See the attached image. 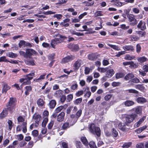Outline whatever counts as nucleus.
Instances as JSON below:
<instances>
[{
    "label": "nucleus",
    "instance_id": "12",
    "mask_svg": "<svg viewBox=\"0 0 148 148\" xmlns=\"http://www.w3.org/2000/svg\"><path fill=\"white\" fill-rule=\"evenodd\" d=\"M99 56L97 53H92L88 55V59L91 60H94Z\"/></svg>",
    "mask_w": 148,
    "mask_h": 148
},
{
    "label": "nucleus",
    "instance_id": "29",
    "mask_svg": "<svg viewBox=\"0 0 148 148\" xmlns=\"http://www.w3.org/2000/svg\"><path fill=\"white\" fill-rule=\"evenodd\" d=\"M137 60L139 62L143 63L146 61L147 60V59L145 56H143L138 58Z\"/></svg>",
    "mask_w": 148,
    "mask_h": 148
},
{
    "label": "nucleus",
    "instance_id": "17",
    "mask_svg": "<svg viewBox=\"0 0 148 148\" xmlns=\"http://www.w3.org/2000/svg\"><path fill=\"white\" fill-rule=\"evenodd\" d=\"M134 77V75L132 73H129L124 77V79L126 80H128L132 79Z\"/></svg>",
    "mask_w": 148,
    "mask_h": 148
},
{
    "label": "nucleus",
    "instance_id": "64",
    "mask_svg": "<svg viewBox=\"0 0 148 148\" xmlns=\"http://www.w3.org/2000/svg\"><path fill=\"white\" fill-rule=\"evenodd\" d=\"M61 145L63 148H69L68 144L65 142H62Z\"/></svg>",
    "mask_w": 148,
    "mask_h": 148
},
{
    "label": "nucleus",
    "instance_id": "34",
    "mask_svg": "<svg viewBox=\"0 0 148 148\" xmlns=\"http://www.w3.org/2000/svg\"><path fill=\"white\" fill-rule=\"evenodd\" d=\"M56 37H58L61 41H62L64 40L66 38V37L64 36L61 35L60 34H58L57 35H55ZM55 37V36H54Z\"/></svg>",
    "mask_w": 148,
    "mask_h": 148
},
{
    "label": "nucleus",
    "instance_id": "49",
    "mask_svg": "<svg viewBox=\"0 0 148 148\" xmlns=\"http://www.w3.org/2000/svg\"><path fill=\"white\" fill-rule=\"evenodd\" d=\"M54 121L53 120H51L50 122L49 123L47 127L49 130H51L52 129L53 124Z\"/></svg>",
    "mask_w": 148,
    "mask_h": 148
},
{
    "label": "nucleus",
    "instance_id": "3",
    "mask_svg": "<svg viewBox=\"0 0 148 148\" xmlns=\"http://www.w3.org/2000/svg\"><path fill=\"white\" fill-rule=\"evenodd\" d=\"M34 75V72L29 73L24 76V78H21L19 81L21 83L23 82L24 85H29L31 84L30 80L33 78V76Z\"/></svg>",
    "mask_w": 148,
    "mask_h": 148
},
{
    "label": "nucleus",
    "instance_id": "7",
    "mask_svg": "<svg viewBox=\"0 0 148 148\" xmlns=\"http://www.w3.org/2000/svg\"><path fill=\"white\" fill-rule=\"evenodd\" d=\"M74 58V57L72 55L66 56L61 61V63L62 64H64L66 62L73 60Z\"/></svg>",
    "mask_w": 148,
    "mask_h": 148
},
{
    "label": "nucleus",
    "instance_id": "20",
    "mask_svg": "<svg viewBox=\"0 0 148 148\" xmlns=\"http://www.w3.org/2000/svg\"><path fill=\"white\" fill-rule=\"evenodd\" d=\"M147 126L146 125L143 126V127H140L135 130V132L137 134H139L141 133L143 131L146 129Z\"/></svg>",
    "mask_w": 148,
    "mask_h": 148
},
{
    "label": "nucleus",
    "instance_id": "18",
    "mask_svg": "<svg viewBox=\"0 0 148 148\" xmlns=\"http://www.w3.org/2000/svg\"><path fill=\"white\" fill-rule=\"evenodd\" d=\"M136 101L138 103H144L147 101L146 99L143 97H139L136 99Z\"/></svg>",
    "mask_w": 148,
    "mask_h": 148
},
{
    "label": "nucleus",
    "instance_id": "35",
    "mask_svg": "<svg viewBox=\"0 0 148 148\" xmlns=\"http://www.w3.org/2000/svg\"><path fill=\"white\" fill-rule=\"evenodd\" d=\"M88 145L90 148H97L95 142L93 141H90Z\"/></svg>",
    "mask_w": 148,
    "mask_h": 148
},
{
    "label": "nucleus",
    "instance_id": "30",
    "mask_svg": "<svg viewBox=\"0 0 148 148\" xmlns=\"http://www.w3.org/2000/svg\"><path fill=\"white\" fill-rule=\"evenodd\" d=\"M44 101L42 99H39L37 101V103L39 107H42L44 105Z\"/></svg>",
    "mask_w": 148,
    "mask_h": 148
},
{
    "label": "nucleus",
    "instance_id": "1",
    "mask_svg": "<svg viewBox=\"0 0 148 148\" xmlns=\"http://www.w3.org/2000/svg\"><path fill=\"white\" fill-rule=\"evenodd\" d=\"M16 102V99L15 97H11L10 98L8 102L6 104V108L8 109L10 113L12 112L13 110H15Z\"/></svg>",
    "mask_w": 148,
    "mask_h": 148
},
{
    "label": "nucleus",
    "instance_id": "25",
    "mask_svg": "<svg viewBox=\"0 0 148 148\" xmlns=\"http://www.w3.org/2000/svg\"><path fill=\"white\" fill-rule=\"evenodd\" d=\"M130 40L132 42L137 41L139 40V38L138 36L135 35H131L130 36Z\"/></svg>",
    "mask_w": 148,
    "mask_h": 148
},
{
    "label": "nucleus",
    "instance_id": "16",
    "mask_svg": "<svg viewBox=\"0 0 148 148\" xmlns=\"http://www.w3.org/2000/svg\"><path fill=\"white\" fill-rule=\"evenodd\" d=\"M123 48L126 51H134V47L132 45H126L123 47Z\"/></svg>",
    "mask_w": 148,
    "mask_h": 148
},
{
    "label": "nucleus",
    "instance_id": "41",
    "mask_svg": "<svg viewBox=\"0 0 148 148\" xmlns=\"http://www.w3.org/2000/svg\"><path fill=\"white\" fill-rule=\"evenodd\" d=\"M130 81V82H133L134 83H138L140 82V80L137 77L132 78Z\"/></svg>",
    "mask_w": 148,
    "mask_h": 148
},
{
    "label": "nucleus",
    "instance_id": "52",
    "mask_svg": "<svg viewBox=\"0 0 148 148\" xmlns=\"http://www.w3.org/2000/svg\"><path fill=\"white\" fill-rule=\"evenodd\" d=\"M32 134L34 137H37L38 136V132L37 130H34L32 132Z\"/></svg>",
    "mask_w": 148,
    "mask_h": 148
},
{
    "label": "nucleus",
    "instance_id": "8",
    "mask_svg": "<svg viewBox=\"0 0 148 148\" xmlns=\"http://www.w3.org/2000/svg\"><path fill=\"white\" fill-rule=\"evenodd\" d=\"M27 58L33 55H37V53L34 50L32 49H26Z\"/></svg>",
    "mask_w": 148,
    "mask_h": 148
},
{
    "label": "nucleus",
    "instance_id": "42",
    "mask_svg": "<svg viewBox=\"0 0 148 148\" xmlns=\"http://www.w3.org/2000/svg\"><path fill=\"white\" fill-rule=\"evenodd\" d=\"M7 123L8 124L9 129V130L10 131L11 130L13 126V122L11 120L9 119L8 120Z\"/></svg>",
    "mask_w": 148,
    "mask_h": 148
},
{
    "label": "nucleus",
    "instance_id": "11",
    "mask_svg": "<svg viewBox=\"0 0 148 148\" xmlns=\"http://www.w3.org/2000/svg\"><path fill=\"white\" fill-rule=\"evenodd\" d=\"M65 115V113L63 112H62L57 116V120L60 122H61L63 121Z\"/></svg>",
    "mask_w": 148,
    "mask_h": 148
},
{
    "label": "nucleus",
    "instance_id": "9",
    "mask_svg": "<svg viewBox=\"0 0 148 148\" xmlns=\"http://www.w3.org/2000/svg\"><path fill=\"white\" fill-rule=\"evenodd\" d=\"M8 109L6 108H4L0 114V119H3L8 114Z\"/></svg>",
    "mask_w": 148,
    "mask_h": 148
},
{
    "label": "nucleus",
    "instance_id": "10",
    "mask_svg": "<svg viewBox=\"0 0 148 148\" xmlns=\"http://www.w3.org/2000/svg\"><path fill=\"white\" fill-rule=\"evenodd\" d=\"M137 27L140 28L142 31L145 30L146 29V27L145 22L140 21L137 25Z\"/></svg>",
    "mask_w": 148,
    "mask_h": 148
},
{
    "label": "nucleus",
    "instance_id": "2",
    "mask_svg": "<svg viewBox=\"0 0 148 148\" xmlns=\"http://www.w3.org/2000/svg\"><path fill=\"white\" fill-rule=\"evenodd\" d=\"M89 130L90 132L94 135H96L98 137L101 135V130L100 128L95 126L93 123H91L89 125Z\"/></svg>",
    "mask_w": 148,
    "mask_h": 148
},
{
    "label": "nucleus",
    "instance_id": "28",
    "mask_svg": "<svg viewBox=\"0 0 148 148\" xmlns=\"http://www.w3.org/2000/svg\"><path fill=\"white\" fill-rule=\"evenodd\" d=\"M25 63L27 64L35 65L34 61L32 59H28L25 61Z\"/></svg>",
    "mask_w": 148,
    "mask_h": 148
},
{
    "label": "nucleus",
    "instance_id": "51",
    "mask_svg": "<svg viewBox=\"0 0 148 148\" xmlns=\"http://www.w3.org/2000/svg\"><path fill=\"white\" fill-rule=\"evenodd\" d=\"M78 87V85L76 82L75 84H72L70 88L71 90H74L76 89Z\"/></svg>",
    "mask_w": 148,
    "mask_h": 148
},
{
    "label": "nucleus",
    "instance_id": "48",
    "mask_svg": "<svg viewBox=\"0 0 148 148\" xmlns=\"http://www.w3.org/2000/svg\"><path fill=\"white\" fill-rule=\"evenodd\" d=\"M127 91L129 93H133L134 94H138L139 93L138 91L133 89H128Z\"/></svg>",
    "mask_w": 148,
    "mask_h": 148
},
{
    "label": "nucleus",
    "instance_id": "46",
    "mask_svg": "<svg viewBox=\"0 0 148 148\" xmlns=\"http://www.w3.org/2000/svg\"><path fill=\"white\" fill-rule=\"evenodd\" d=\"M82 113V110L81 109H79L76 113V117L77 119L79 118L81 116Z\"/></svg>",
    "mask_w": 148,
    "mask_h": 148
},
{
    "label": "nucleus",
    "instance_id": "59",
    "mask_svg": "<svg viewBox=\"0 0 148 148\" xmlns=\"http://www.w3.org/2000/svg\"><path fill=\"white\" fill-rule=\"evenodd\" d=\"M55 56L54 53L49 54L48 56V58L50 60H53Z\"/></svg>",
    "mask_w": 148,
    "mask_h": 148
},
{
    "label": "nucleus",
    "instance_id": "22",
    "mask_svg": "<svg viewBox=\"0 0 148 148\" xmlns=\"http://www.w3.org/2000/svg\"><path fill=\"white\" fill-rule=\"evenodd\" d=\"M25 94L26 96L28 95L29 94V92L32 90V87L30 86H27L25 87Z\"/></svg>",
    "mask_w": 148,
    "mask_h": 148
},
{
    "label": "nucleus",
    "instance_id": "39",
    "mask_svg": "<svg viewBox=\"0 0 148 148\" xmlns=\"http://www.w3.org/2000/svg\"><path fill=\"white\" fill-rule=\"evenodd\" d=\"M116 77L117 79H119L123 77L125 75L124 74L121 72L117 73L116 74Z\"/></svg>",
    "mask_w": 148,
    "mask_h": 148
},
{
    "label": "nucleus",
    "instance_id": "47",
    "mask_svg": "<svg viewBox=\"0 0 148 148\" xmlns=\"http://www.w3.org/2000/svg\"><path fill=\"white\" fill-rule=\"evenodd\" d=\"M73 96L72 94H71L68 95L67 96L66 101L70 102L73 99Z\"/></svg>",
    "mask_w": 148,
    "mask_h": 148
},
{
    "label": "nucleus",
    "instance_id": "40",
    "mask_svg": "<svg viewBox=\"0 0 148 148\" xmlns=\"http://www.w3.org/2000/svg\"><path fill=\"white\" fill-rule=\"evenodd\" d=\"M75 143L77 148H83V145L79 141H76Z\"/></svg>",
    "mask_w": 148,
    "mask_h": 148
},
{
    "label": "nucleus",
    "instance_id": "55",
    "mask_svg": "<svg viewBox=\"0 0 148 148\" xmlns=\"http://www.w3.org/2000/svg\"><path fill=\"white\" fill-rule=\"evenodd\" d=\"M60 101L62 103H64L66 100V96L64 95L60 97Z\"/></svg>",
    "mask_w": 148,
    "mask_h": 148
},
{
    "label": "nucleus",
    "instance_id": "62",
    "mask_svg": "<svg viewBox=\"0 0 148 148\" xmlns=\"http://www.w3.org/2000/svg\"><path fill=\"white\" fill-rule=\"evenodd\" d=\"M133 12L135 14H138L140 12V10L138 8H132Z\"/></svg>",
    "mask_w": 148,
    "mask_h": 148
},
{
    "label": "nucleus",
    "instance_id": "5",
    "mask_svg": "<svg viewBox=\"0 0 148 148\" xmlns=\"http://www.w3.org/2000/svg\"><path fill=\"white\" fill-rule=\"evenodd\" d=\"M33 118L35 120L36 124L35 125L37 127L39 125V123L40 121L42 119V116L39 114L35 113L33 115Z\"/></svg>",
    "mask_w": 148,
    "mask_h": 148
},
{
    "label": "nucleus",
    "instance_id": "44",
    "mask_svg": "<svg viewBox=\"0 0 148 148\" xmlns=\"http://www.w3.org/2000/svg\"><path fill=\"white\" fill-rule=\"evenodd\" d=\"M135 113L137 115V114H139L142 112V109L140 107H138L135 108Z\"/></svg>",
    "mask_w": 148,
    "mask_h": 148
},
{
    "label": "nucleus",
    "instance_id": "37",
    "mask_svg": "<svg viewBox=\"0 0 148 148\" xmlns=\"http://www.w3.org/2000/svg\"><path fill=\"white\" fill-rule=\"evenodd\" d=\"M108 67L104 68H100L99 67H98V70L101 72L104 73L106 71L108 70Z\"/></svg>",
    "mask_w": 148,
    "mask_h": 148
},
{
    "label": "nucleus",
    "instance_id": "21",
    "mask_svg": "<svg viewBox=\"0 0 148 148\" xmlns=\"http://www.w3.org/2000/svg\"><path fill=\"white\" fill-rule=\"evenodd\" d=\"M80 140L83 144L85 146H87L88 145V141L85 137H81L80 138Z\"/></svg>",
    "mask_w": 148,
    "mask_h": 148
},
{
    "label": "nucleus",
    "instance_id": "4",
    "mask_svg": "<svg viewBox=\"0 0 148 148\" xmlns=\"http://www.w3.org/2000/svg\"><path fill=\"white\" fill-rule=\"evenodd\" d=\"M137 116L138 115L136 114L133 113L130 114L125 115V125L128 126L129 124L133 122Z\"/></svg>",
    "mask_w": 148,
    "mask_h": 148
},
{
    "label": "nucleus",
    "instance_id": "19",
    "mask_svg": "<svg viewBox=\"0 0 148 148\" xmlns=\"http://www.w3.org/2000/svg\"><path fill=\"white\" fill-rule=\"evenodd\" d=\"M63 95L62 91L61 90L56 91L54 93L55 96L57 98H59Z\"/></svg>",
    "mask_w": 148,
    "mask_h": 148
},
{
    "label": "nucleus",
    "instance_id": "26",
    "mask_svg": "<svg viewBox=\"0 0 148 148\" xmlns=\"http://www.w3.org/2000/svg\"><path fill=\"white\" fill-rule=\"evenodd\" d=\"M111 136L114 138L116 137L118 135V132L114 128H113L112 129Z\"/></svg>",
    "mask_w": 148,
    "mask_h": 148
},
{
    "label": "nucleus",
    "instance_id": "31",
    "mask_svg": "<svg viewBox=\"0 0 148 148\" xmlns=\"http://www.w3.org/2000/svg\"><path fill=\"white\" fill-rule=\"evenodd\" d=\"M132 144V143L131 142L125 143L123 144L122 147V148H128L131 146Z\"/></svg>",
    "mask_w": 148,
    "mask_h": 148
},
{
    "label": "nucleus",
    "instance_id": "61",
    "mask_svg": "<svg viewBox=\"0 0 148 148\" xmlns=\"http://www.w3.org/2000/svg\"><path fill=\"white\" fill-rule=\"evenodd\" d=\"M9 142L10 140L8 139H6L3 142V145L5 147H6L9 143Z\"/></svg>",
    "mask_w": 148,
    "mask_h": 148
},
{
    "label": "nucleus",
    "instance_id": "23",
    "mask_svg": "<svg viewBox=\"0 0 148 148\" xmlns=\"http://www.w3.org/2000/svg\"><path fill=\"white\" fill-rule=\"evenodd\" d=\"M10 88V87L6 83L4 84L2 89V93H5L6 94L7 91Z\"/></svg>",
    "mask_w": 148,
    "mask_h": 148
},
{
    "label": "nucleus",
    "instance_id": "45",
    "mask_svg": "<svg viewBox=\"0 0 148 148\" xmlns=\"http://www.w3.org/2000/svg\"><path fill=\"white\" fill-rule=\"evenodd\" d=\"M64 108V106H60L56 108L54 110V112L56 113H58L60 112Z\"/></svg>",
    "mask_w": 148,
    "mask_h": 148
},
{
    "label": "nucleus",
    "instance_id": "14",
    "mask_svg": "<svg viewBox=\"0 0 148 148\" xmlns=\"http://www.w3.org/2000/svg\"><path fill=\"white\" fill-rule=\"evenodd\" d=\"M56 104V102L54 99H52L50 101L49 104V107L51 109H53Z\"/></svg>",
    "mask_w": 148,
    "mask_h": 148
},
{
    "label": "nucleus",
    "instance_id": "53",
    "mask_svg": "<svg viewBox=\"0 0 148 148\" xmlns=\"http://www.w3.org/2000/svg\"><path fill=\"white\" fill-rule=\"evenodd\" d=\"M72 47L73 51H76L79 49V46L77 45L73 44L72 45Z\"/></svg>",
    "mask_w": 148,
    "mask_h": 148
},
{
    "label": "nucleus",
    "instance_id": "33",
    "mask_svg": "<svg viewBox=\"0 0 148 148\" xmlns=\"http://www.w3.org/2000/svg\"><path fill=\"white\" fill-rule=\"evenodd\" d=\"M70 32L72 34L76 35L77 36H82L84 35L82 33L76 32L73 29L70 30Z\"/></svg>",
    "mask_w": 148,
    "mask_h": 148
},
{
    "label": "nucleus",
    "instance_id": "24",
    "mask_svg": "<svg viewBox=\"0 0 148 148\" xmlns=\"http://www.w3.org/2000/svg\"><path fill=\"white\" fill-rule=\"evenodd\" d=\"M6 56L10 58H14L17 57L18 55L12 52H8L6 53Z\"/></svg>",
    "mask_w": 148,
    "mask_h": 148
},
{
    "label": "nucleus",
    "instance_id": "43",
    "mask_svg": "<svg viewBox=\"0 0 148 148\" xmlns=\"http://www.w3.org/2000/svg\"><path fill=\"white\" fill-rule=\"evenodd\" d=\"M135 58L134 56H131L129 54H126L124 58V59L127 60H131Z\"/></svg>",
    "mask_w": 148,
    "mask_h": 148
},
{
    "label": "nucleus",
    "instance_id": "63",
    "mask_svg": "<svg viewBox=\"0 0 148 148\" xmlns=\"http://www.w3.org/2000/svg\"><path fill=\"white\" fill-rule=\"evenodd\" d=\"M84 91L83 90H80L78 91L75 94V95L77 97H79L81 95H82L84 93Z\"/></svg>",
    "mask_w": 148,
    "mask_h": 148
},
{
    "label": "nucleus",
    "instance_id": "15",
    "mask_svg": "<svg viewBox=\"0 0 148 148\" xmlns=\"http://www.w3.org/2000/svg\"><path fill=\"white\" fill-rule=\"evenodd\" d=\"M114 73V71L113 69L109 70H108L106 73V76L107 77L110 78Z\"/></svg>",
    "mask_w": 148,
    "mask_h": 148
},
{
    "label": "nucleus",
    "instance_id": "13",
    "mask_svg": "<svg viewBox=\"0 0 148 148\" xmlns=\"http://www.w3.org/2000/svg\"><path fill=\"white\" fill-rule=\"evenodd\" d=\"M83 90L84 91H85L86 90L87 91L85 94L84 95L85 97H87L88 98H89L91 95V93L90 91L89 88L88 86H86L85 87L83 88Z\"/></svg>",
    "mask_w": 148,
    "mask_h": 148
},
{
    "label": "nucleus",
    "instance_id": "6",
    "mask_svg": "<svg viewBox=\"0 0 148 148\" xmlns=\"http://www.w3.org/2000/svg\"><path fill=\"white\" fill-rule=\"evenodd\" d=\"M129 21L131 23V24L135 25L137 24L136 20L135 18V16L133 14H129L127 16Z\"/></svg>",
    "mask_w": 148,
    "mask_h": 148
},
{
    "label": "nucleus",
    "instance_id": "50",
    "mask_svg": "<svg viewBox=\"0 0 148 148\" xmlns=\"http://www.w3.org/2000/svg\"><path fill=\"white\" fill-rule=\"evenodd\" d=\"M82 98L77 99L74 101V104L75 105H78L82 102Z\"/></svg>",
    "mask_w": 148,
    "mask_h": 148
},
{
    "label": "nucleus",
    "instance_id": "60",
    "mask_svg": "<svg viewBox=\"0 0 148 148\" xmlns=\"http://www.w3.org/2000/svg\"><path fill=\"white\" fill-rule=\"evenodd\" d=\"M136 89L141 90L143 89L144 87L142 84H138L136 85Z\"/></svg>",
    "mask_w": 148,
    "mask_h": 148
},
{
    "label": "nucleus",
    "instance_id": "36",
    "mask_svg": "<svg viewBox=\"0 0 148 148\" xmlns=\"http://www.w3.org/2000/svg\"><path fill=\"white\" fill-rule=\"evenodd\" d=\"M69 123L68 122H65L62 125V129L63 130H66L69 127Z\"/></svg>",
    "mask_w": 148,
    "mask_h": 148
},
{
    "label": "nucleus",
    "instance_id": "56",
    "mask_svg": "<svg viewBox=\"0 0 148 148\" xmlns=\"http://www.w3.org/2000/svg\"><path fill=\"white\" fill-rule=\"evenodd\" d=\"M25 121V119L22 116H19L17 118V121L19 123L23 122Z\"/></svg>",
    "mask_w": 148,
    "mask_h": 148
},
{
    "label": "nucleus",
    "instance_id": "57",
    "mask_svg": "<svg viewBox=\"0 0 148 148\" xmlns=\"http://www.w3.org/2000/svg\"><path fill=\"white\" fill-rule=\"evenodd\" d=\"M144 144L142 143H139L136 145V148H144Z\"/></svg>",
    "mask_w": 148,
    "mask_h": 148
},
{
    "label": "nucleus",
    "instance_id": "58",
    "mask_svg": "<svg viewBox=\"0 0 148 148\" xmlns=\"http://www.w3.org/2000/svg\"><path fill=\"white\" fill-rule=\"evenodd\" d=\"M112 96L111 94L106 95L104 97V99L106 101H108L110 99Z\"/></svg>",
    "mask_w": 148,
    "mask_h": 148
},
{
    "label": "nucleus",
    "instance_id": "38",
    "mask_svg": "<svg viewBox=\"0 0 148 148\" xmlns=\"http://www.w3.org/2000/svg\"><path fill=\"white\" fill-rule=\"evenodd\" d=\"M48 121V119L47 117H45L44 118L42 123V127H45L47 124Z\"/></svg>",
    "mask_w": 148,
    "mask_h": 148
},
{
    "label": "nucleus",
    "instance_id": "54",
    "mask_svg": "<svg viewBox=\"0 0 148 148\" xmlns=\"http://www.w3.org/2000/svg\"><path fill=\"white\" fill-rule=\"evenodd\" d=\"M84 64V63L82 60L78 59L75 62L74 65H81Z\"/></svg>",
    "mask_w": 148,
    "mask_h": 148
},
{
    "label": "nucleus",
    "instance_id": "27",
    "mask_svg": "<svg viewBox=\"0 0 148 148\" xmlns=\"http://www.w3.org/2000/svg\"><path fill=\"white\" fill-rule=\"evenodd\" d=\"M134 102L130 100L126 101L125 102V105L127 106H130L134 105Z\"/></svg>",
    "mask_w": 148,
    "mask_h": 148
},
{
    "label": "nucleus",
    "instance_id": "32",
    "mask_svg": "<svg viewBox=\"0 0 148 148\" xmlns=\"http://www.w3.org/2000/svg\"><path fill=\"white\" fill-rule=\"evenodd\" d=\"M125 124H123L121 123H120L118 125V127L121 130L125 131L126 130L125 128Z\"/></svg>",
    "mask_w": 148,
    "mask_h": 148
}]
</instances>
